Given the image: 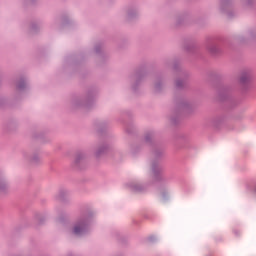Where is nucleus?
I'll list each match as a JSON object with an SVG mask.
<instances>
[{"label": "nucleus", "instance_id": "nucleus-1", "mask_svg": "<svg viewBox=\"0 0 256 256\" xmlns=\"http://www.w3.org/2000/svg\"><path fill=\"white\" fill-rule=\"evenodd\" d=\"M86 229L85 223H80L74 227V233L75 235H81Z\"/></svg>", "mask_w": 256, "mask_h": 256}]
</instances>
